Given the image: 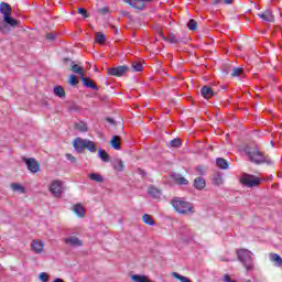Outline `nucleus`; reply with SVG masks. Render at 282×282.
<instances>
[{
  "label": "nucleus",
  "mask_w": 282,
  "mask_h": 282,
  "mask_svg": "<svg viewBox=\"0 0 282 282\" xmlns=\"http://www.w3.org/2000/svg\"><path fill=\"white\" fill-rule=\"evenodd\" d=\"M245 153L253 164H272V160L261 152L257 145L246 147Z\"/></svg>",
  "instance_id": "obj_1"
},
{
  "label": "nucleus",
  "mask_w": 282,
  "mask_h": 282,
  "mask_svg": "<svg viewBox=\"0 0 282 282\" xmlns=\"http://www.w3.org/2000/svg\"><path fill=\"white\" fill-rule=\"evenodd\" d=\"M171 205L173 206L174 210L178 213V215H194L195 213V206L193 203L186 200V198L174 197L171 200Z\"/></svg>",
  "instance_id": "obj_2"
},
{
  "label": "nucleus",
  "mask_w": 282,
  "mask_h": 282,
  "mask_svg": "<svg viewBox=\"0 0 282 282\" xmlns=\"http://www.w3.org/2000/svg\"><path fill=\"white\" fill-rule=\"evenodd\" d=\"M237 257L240 263H242L243 268H246L248 272H250V270H254V260L252 259V252L250 250H237Z\"/></svg>",
  "instance_id": "obj_3"
},
{
  "label": "nucleus",
  "mask_w": 282,
  "mask_h": 282,
  "mask_svg": "<svg viewBox=\"0 0 282 282\" xmlns=\"http://www.w3.org/2000/svg\"><path fill=\"white\" fill-rule=\"evenodd\" d=\"M73 147L77 153H83L85 149L90 151V153H96V143L94 141H90L88 139H82V138H76L73 141Z\"/></svg>",
  "instance_id": "obj_4"
},
{
  "label": "nucleus",
  "mask_w": 282,
  "mask_h": 282,
  "mask_svg": "<svg viewBox=\"0 0 282 282\" xmlns=\"http://www.w3.org/2000/svg\"><path fill=\"white\" fill-rule=\"evenodd\" d=\"M240 182L243 184V186H247V188H254L261 184V178L252 174L243 173Z\"/></svg>",
  "instance_id": "obj_5"
},
{
  "label": "nucleus",
  "mask_w": 282,
  "mask_h": 282,
  "mask_svg": "<svg viewBox=\"0 0 282 282\" xmlns=\"http://www.w3.org/2000/svg\"><path fill=\"white\" fill-rule=\"evenodd\" d=\"M130 69L131 68H129V66L122 65V66L108 68L107 73H108V76H117L118 78H120V76H124V74L130 72Z\"/></svg>",
  "instance_id": "obj_6"
},
{
  "label": "nucleus",
  "mask_w": 282,
  "mask_h": 282,
  "mask_svg": "<svg viewBox=\"0 0 282 282\" xmlns=\"http://www.w3.org/2000/svg\"><path fill=\"white\" fill-rule=\"evenodd\" d=\"M50 191L54 197H61L63 195V182L61 181H53Z\"/></svg>",
  "instance_id": "obj_7"
},
{
  "label": "nucleus",
  "mask_w": 282,
  "mask_h": 282,
  "mask_svg": "<svg viewBox=\"0 0 282 282\" xmlns=\"http://www.w3.org/2000/svg\"><path fill=\"white\" fill-rule=\"evenodd\" d=\"M23 162H25L29 171H31V173H39V171H41V164H39V161L34 160V159H25L23 158Z\"/></svg>",
  "instance_id": "obj_8"
},
{
  "label": "nucleus",
  "mask_w": 282,
  "mask_h": 282,
  "mask_svg": "<svg viewBox=\"0 0 282 282\" xmlns=\"http://www.w3.org/2000/svg\"><path fill=\"white\" fill-rule=\"evenodd\" d=\"M259 19H262L265 23H274V15L270 9H267L264 12L258 13Z\"/></svg>",
  "instance_id": "obj_9"
},
{
  "label": "nucleus",
  "mask_w": 282,
  "mask_h": 282,
  "mask_svg": "<svg viewBox=\"0 0 282 282\" xmlns=\"http://www.w3.org/2000/svg\"><path fill=\"white\" fill-rule=\"evenodd\" d=\"M65 243L67 246H72L73 248H78V247L83 246V240L78 239V237H76V236H70L65 239Z\"/></svg>",
  "instance_id": "obj_10"
},
{
  "label": "nucleus",
  "mask_w": 282,
  "mask_h": 282,
  "mask_svg": "<svg viewBox=\"0 0 282 282\" xmlns=\"http://www.w3.org/2000/svg\"><path fill=\"white\" fill-rule=\"evenodd\" d=\"M200 94L206 100H209V98L217 96V93L213 91V88L208 86H204L203 88H200Z\"/></svg>",
  "instance_id": "obj_11"
},
{
  "label": "nucleus",
  "mask_w": 282,
  "mask_h": 282,
  "mask_svg": "<svg viewBox=\"0 0 282 282\" xmlns=\"http://www.w3.org/2000/svg\"><path fill=\"white\" fill-rule=\"evenodd\" d=\"M31 248L35 254H41V252H43V248H45V245L41 240H33L31 242Z\"/></svg>",
  "instance_id": "obj_12"
},
{
  "label": "nucleus",
  "mask_w": 282,
  "mask_h": 282,
  "mask_svg": "<svg viewBox=\"0 0 282 282\" xmlns=\"http://www.w3.org/2000/svg\"><path fill=\"white\" fill-rule=\"evenodd\" d=\"M193 186L196 188V191H204L206 188V180H204L202 176H198L194 180Z\"/></svg>",
  "instance_id": "obj_13"
},
{
  "label": "nucleus",
  "mask_w": 282,
  "mask_h": 282,
  "mask_svg": "<svg viewBox=\"0 0 282 282\" xmlns=\"http://www.w3.org/2000/svg\"><path fill=\"white\" fill-rule=\"evenodd\" d=\"M0 12L3 17H11L12 15V7H10L6 2L0 3Z\"/></svg>",
  "instance_id": "obj_14"
},
{
  "label": "nucleus",
  "mask_w": 282,
  "mask_h": 282,
  "mask_svg": "<svg viewBox=\"0 0 282 282\" xmlns=\"http://www.w3.org/2000/svg\"><path fill=\"white\" fill-rule=\"evenodd\" d=\"M112 169H115L118 173H122L124 171V162L120 159H115L111 161Z\"/></svg>",
  "instance_id": "obj_15"
},
{
  "label": "nucleus",
  "mask_w": 282,
  "mask_h": 282,
  "mask_svg": "<svg viewBox=\"0 0 282 282\" xmlns=\"http://www.w3.org/2000/svg\"><path fill=\"white\" fill-rule=\"evenodd\" d=\"M80 78L85 87H88V89H94V91H98V86L94 84V82L90 78L85 76H82Z\"/></svg>",
  "instance_id": "obj_16"
},
{
  "label": "nucleus",
  "mask_w": 282,
  "mask_h": 282,
  "mask_svg": "<svg viewBox=\"0 0 282 282\" xmlns=\"http://www.w3.org/2000/svg\"><path fill=\"white\" fill-rule=\"evenodd\" d=\"M3 23L11 28H19V21L14 20V18H11V15L3 17Z\"/></svg>",
  "instance_id": "obj_17"
},
{
  "label": "nucleus",
  "mask_w": 282,
  "mask_h": 282,
  "mask_svg": "<svg viewBox=\"0 0 282 282\" xmlns=\"http://www.w3.org/2000/svg\"><path fill=\"white\" fill-rule=\"evenodd\" d=\"M148 193L154 199H160V197H162V191L158 189V187L154 186L149 187Z\"/></svg>",
  "instance_id": "obj_18"
},
{
  "label": "nucleus",
  "mask_w": 282,
  "mask_h": 282,
  "mask_svg": "<svg viewBox=\"0 0 282 282\" xmlns=\"http://www.w3.org/2000/svg\"><path fill=\"white\" fill-rule=\"evenodd\" d=\"M176 184H180L181 186H188V180L186 177L182 176V174H174L173 175Z\"/></svg>",
  "instance_id": "obj_19"
},
{
  "label": "nucleus",
  "mask_w": 282,
  "mask_h": 282,
  "mask_svg": "<svg viewBox=\"0 0 282 282\" xmlns=\"http://www.w3.org/2000/svg\"><path fill=\"white\" fill-rule=\"evenodd\" d=\"M88 177L93 182H97V184H102V182H105V177L98 173H90L88 174Z\"/></svg>",
  "instance_id": "obj_20"
},
{
  "label": "nucleus",
  "mask_w": 282,
  "mask_h": 282,
  "mask_svg": "<svg viewBox=\"0 0 282 282\" xmlns=\"http://www.w3.org/2000/svg\"><path fill=\"white\" fill-rule=\"evenodd\" d=\"M269 259H270V261H272V263L278 265V268H280V265H282L281 256H279L278 253H270Z\"/></svg>",
  "instance_id": "obj_21"
},
{
  "label": "nucleus",
  "mask_w": 282,
  "mask_h": 282,
  "mask_svg": "<svg viewBox=\"0 0 282 282\" xmlns=\"http://www.w3.org/2000/svg\"><path fill=\"white\" fill-rule=\"evenodd\" d=\"M70 69L74 72V74H78L79 76H85V69L82 66H78L77 64H74L72 62Z\"/></svg>",
  "instance_id": "obj_22"
},
{
  "label": "nucleus",
  "mask_w": 282,
  "mask_h": 282,
  "mask_svg": "<svg viewBox=\"0 0 282 282\" xmlns=\"http://www.w3.org/2000/svg\"><path fill=\"white\" fill-rule=\"evenodd\" d=\"M216 164L218 166V169H221L223 171L228 170V161H226V159L224 158H218L216 159Z\"/></svg>",
  "instance_id": "obj_23"
},
{
  "label": "nucleus",
  "mask_w": 282,
  "mask_h": 282,
  "mask_svg": "<svg viewBox=\"0 0 282 282\" xmlns=\"http://www.w3.org/2000/svg\"><path fill=\"white\" fill-rule=\"evenodd\" d=\"M162 40H163V41H167L169 43H172V44H177V43H180V40L177 39V35H175V34H173V33H170V34L167 35V37L164 36V35H162Z\"/></svg>",
  "instance_id": "obj_24"
},
{
  "label": "nucleus",
  "mask_w": 282,
  "mask_h": 282,
  "mask_svg": "<svg viewBox=\"0 0 282 282\" xmlns=\"http://www.w3.org/2000/svg\"><path fill=\"white\" fill-rule=\"evenodd\" d=\"M110 144H111L112 149H115L116 151H120V149H121L120 137L113 135L112 139L110 140Z\"/></svg>",
  "instance_id": "obj_25"
},
{
  "label": "nucleus",
  "mask_w": 282,
  "mask_h": 282,
  "mask_svg": "<svg viewBox=\"0 0 282 282\" xmlns=\"http://www.w3.org/2000/svg\"><path fill=\"white\" fill-rule=\"evenodd\" d=\"M53 93L57 98H65V88H63V86H55Z\"/></svg>",
  "instance_id": "obj_26"
},
{
  "label": "nucleus",
  "mask_w": 282,
  "mask_h": 282,
  "mask_svg": "<svg viewBox=\"0 0 282 282\" xmlns=\"http://www.w3.org/2000/svg\"><path fill=\"white\" fill-rule=\"evenodd\" d=\"M98 158H100L104 162H111V156H109V153L105 150L98 151Z\"/></svg>",
  "instance_id": "obj_27"
},
{
  "label": "nucleus",
  "mask_w": 282,
  "mask_h": 282,
  "mask_svg": "<svg viewBox=\"0 0 282 282\" xmlns=\"http://www.w3.org/2000/svg\"><path fill=\"white\" fill-rule=\"evenodd\" d=\"M11 191H13L14 193H25V187H23L21 184L19 183H12L11 184Z\"/></svg>",
  "instance_id": "obj_28"
},
{
  "label": "nucleus",
  "mask_w": 282,
  "mask_h": 282,
  "mask_svg": "<svg viewBox=\"0 0 282 282\" xmlns=\"http://www.w3.org/2000/svg\"><path fill=\"white\" fill-rule=\"evenodd\" d=\"M1 34H10L12 32V26H9L6 22L0 23Z\"/></svg>",
  "instance_id": "obj_29"
},
{
  "label": "nucleus",
  "mask_w": 282,
  "mask_h": 282,
  "mask_svg": "<svg viewBox=\"0 0 282 282\" xmlns=\"http://www.w3.org/2000/svg\"><path fill=\"white\" fill-rule=\"evenodd\" d=\"M75 129L80 131V133H86V131H88L87 124L83 121L75 123Z\"/></svg>",
  "instance_id": "obj_30"
},
{
  "label": "nucleus",
  "mask_w": 282,
  "mask_h": 282,
  "mask_svg": "<svg viewBox=\"0 0 282 282\" xmlns=\"http://www.w3.org/2000/svg\"><path fill=\"white\" fill-rule=\"evenodd\" d=\"M142 219L148 226H155V220H153V217H151V215L144 214L142 216Z\"/></svg>",
  "instance_id": "obj_31"
},
{
  "label": "nucleus",
  "mask_w": 282,
  "mask_h": 282,
  "mask_svg": "<svg viewBox=\"0 0 282 282\" xmlns=\"http://www.w3.org/2000/svg\"><path fill=\"white\" fill-rule=\"evenodd\" d=\"M96 36V43H99L100 45L105 44V41H107V37L104 33L97 32L95 33Z\"/></svg>",
  "instance_id": "obj_32"
},
{
  "label": "nucleus",
  "mask_w": 282,
  "mask_h": 282,
  "mask_svg": "<svg viewBox=\"0 0 282 282\" xmlns=\"http://www.w3.org/2000/svg\"><path fill=\"white\" fill-rule=\"evenodd\" d=\"M73 210L78 217H85V209L80 205H75Z\"/></svg>",
  "instance_id": "obj_33"
},
{
  "label": "nucleus",
  "mask_w": 282,
  "mask_h": 282,
  "mask_svg": "<svg viewBox=\"0 0 282 282\" xmlns=\"http://www.w3.org/2000/svg\"><path fill=\"white\" fill-rule=\"evenodd\" d=\"M172 276L174 279H177V281H181V282H191V279L177 273V272H172Z\"/></svg>",
  "instance_id": "obj_34"
},
{
  "label": "nucleus",
  "mask_w": 282,
  "mask_h": 282,
  "mask_svg": "<svg viewBox=\"0 0 282 282\" xmlns=\"http://www.w3.org/2000/svg\"><path fill=\"white\" fill-rule=\"evenodd\" d=\"M131 68L133 69V72H142V63L132 62Z\"/></svg>",
  "instance_id": "obj_35"
},
{
  "label": "nucleus",
  "mask_w": 282,
  "mask_h": 282,
  "mask_svg": "<svg viewBox=\"0 0 282 282\" xmlns=\"http://www.w3.org/2000/svg\"><path fill=\"white\" fill-rule=\"evenodd\" d=\"M197 21H195L194 19H191L187 23V28L188 30L195 31L197 30Z\"/></svg>",
  "instance_id": "obj_36"
},
{
  "label": "nucleus",
  "mask_w": 282,
  "mask_h": 282,
  "mask_svg": "<svg viewBox=\"0 0 282 282\" xmlns=\"http://www.w3.org/2000/svg\"><path fill=\"white\" fill-rule=\"evenodd\" d=\"M243 74V68L237 67L231 70V76L236 78L237 76H240Z\"/></svg>",
  "instance_id": "obj_37"
},
{
  "label": "nucleus",
  "mask_w": 282,
  "mask_h": 282,
  "mask_svg": "<svg viewBox=\"0 0 282 282\" xmlns=\"http://www.w3.org/2000/svg\"><path fill=\"white\" fill-rule=\"evenodd\" d=\"M68 83L69 85H72V87H76V85H78V78L76 77V75H70Z\"/></svg>",
  "instance_id": "obj_38"
},
{
  "label": "nucleus",
  "mask_w": 282,
  "mask_h": 282,
  "mask_svg": "<svg viewBox=\"0 0 282 282\" xmlns=\"http://www.w3.org/2000/svg\"><path fill=\"white\" fill-rule=\"evenodd\" d=\"M182 145V141L180 139H173L170 141V147H173L174 149H177Z\"/></svg>",
  "instance_id": "obj_39"
},
{
  "label": "nucleus",
  "mask_w": 282,
  "mask_h": 282,
  "mask_svg": "<svg viewBox=\"0 0 282 282\" xmlns=\"http://www.w3.org/2000/svg\"><path fill=\"white\" fill-rule=\"evenodd\" d=\"M78 14H82V17H84V19H89V13H87V10L84 8H79L77 9Z\"/></svg>",
  "instance_id": "obj_40"
},
{
  "label": "nucleus",
  "mask_w": 282,
  "mask_h": 282,
  "mask_svg": "<svg viewBox=\"0 0 282 282\" xmlns=\"http://www.w3.org/2000/svg\"><path fill=\"white\" fill-rule=\"evenodd\" d=\"M39 279L42 282H47V281H50V275L45 272H42V273H40Z\"/></svg>",
  "instance_id": "obj_41"
},
{
  "label": "nucleus",
  "mask_w": 282,
  "mask_h": 282,
  "mask_svg": "<svg viewBox=\"0 0 282 282\" xmlns=\"http://www.w3.org/2000/svg\"><path fill=\"white\" fill-rule=\"evenodd\" d=\"M196 172L198 173V175H206V167L204 165H198L196 167Z\"/></svg>",
  "instance_id": "obj_42"
},
{
  "label": "nucleus",
  "mask_w": 282,
  "mask_h": 282,
  "mask_svg": "<svg viewBox=\"0 0 282 282\" xmlns=\"http://www.w3.org/2000/svg\"><path fill=\"white\" fill-rule=\"evenodd\" d=\"M124 3H129L131 8H137V10H142V7H137L135 3L132 0H123Z\"/></svg>",
  "instance_id": "obj_43"
},
{
  "label": "nucleus",
  "mask_w": 282,
  "mask_h": 282,
  "mask_svg": "<svg viewBox=\"0 0 282 282\" xmlns=\"http://www.w3.org/2000/svg\"><path fill=\"white\" fill-rule=\"evenodd\" d=\"M66 159L69 161V162H73V164H76L77 160H76V156L72 155V154H66Z\"/></svg>",
  "instance_id": "obj_44"
},
{
  "label": "nucleus",
  "mask_w": 282,
  "mask_h": 282,
  "mask_svg": "<svg viewBox=\"0 0 282 282\" xmlns=\"http://www.w3.org/2000/svg\"><path fill=\"white\" fill-rule=\"evenodd\" d=\"M45 37L47 41H54V39H56V33H47Z\"/></svg>",
  "instance_id": "obj_45"
},
{
  "label": "nucleus",
  "mask_w": 282,
  "mask_h": 282,
  "mask_svg": "<svg viewBox=\"0 0 282 282\" xmlns=\"http://www.w3.org/2000/svg\"><path fill=\"white\" fill-rule=\"evenodd\" d=\"M214 182H215V184H217V186H219V184H223L221 176L215 177Z\"/></svg>",
  "instance_id": "obj_46"
},
{
  "label": "nucleus",
  "mask_w": 282,
  "mask_h": 282,
  "mask_svg": "<svg viewBox=\"0 0 282 282\" xmlns=\"http://www.w3.org/2000/svg\"><path fill=\"white\" fill-rule=\"evenodd\" d=\"M224 281H225V282H236L235 280H231V279H230V275H225V276H224Z\"/></svg>",
  "instance_id": "obj_47"
},
{
  "label": "nucleus",
  "mask_w": 282,
  "mask_h": 282,
  "mask_svg": "<svg viewBox=\"0 0 282 282\" xmlns=\"http://www.w3.org/2000/svg\"><path fill=\"white\" fill-rule=\"evenodd\" d=\"M133 1H141L142 3H151L153 0H133Z\"/></svg>",
  "instance_id": "obj_48"
},
{
  "label": "nucleus",
  "mask_w": 282,
  "mask_h": 282,
  "mask_svg": "<svg viewBox=\"0 0 282 282\" xmlns=\"http://www.w3.org/2000/svg\"><path fill=\"white\" fill-rule=\"evenodd\" d=\"M220 1L221 0H212V3H213V6H217V4H219Z\"/></svg>",
  "instance_id": "obj_49"
},
{
  "label": "nucleus",
  "mask_w": 282,
  "mask_h": 282,
  "mask_svg": "<svg viewBox=\"0 0 282 282\" xmlns=\"http://www.w3.org/2000/svg\"><path fill=\"white\" fill-rule=\"evenodd\" d=\"M224 3H226V6H230V3H232V0H224Z\"/></svg>",
  "instance_id": "obj_50"
},
{
  "label": "nucleus",
  "mask_w": 282,
  "mask_h": 282,
  "mask_svg": "<svg viewBox=\"0 0 282 282\" xmlns=\"http://www.w3.org/2000/svg\"><path fill=\"white\" fill-rule=\"evenodd\" d=\"M53 282H65V281H63V279L61 278H56Z\"/></svg>",
  "instance_id": "obj_51"
},
{
  "label": "nucleus",
  "mask_w": 282,
  "mask_h": 282,
  "mask_svg": "<svg viewBox=\"0 0 282 282\" xmlns=\"http://www.w3.org/2000/svg\"><path fill=\"white\" fill-rule=\"evenodd\" d=\"M115 34H118V28L113 26Z\"/></svg>",
  "instance_id": "obj_52"
},
{
  "label": "nucleus",
  "mask_w": 282,
  "mask_h": 282,
  "mask_svg": "<svg viewBox=\"0 0 282 282\" xmlns=\"http://www.w3.org/2000/svg\"><path fill=\"white\" fill-rule=\"evenodd\" d=\"M108 122H110V124H113V119H108Z\"/></svg>",
  "instance_id": "obj_53"
},
{
  "label": "nucleus",
  "mask_w": 282,
  "mask_h": 282,
  "mask_svg": "<svg viewBox=\"0 0 282 282\" xmlns=\"http://www.w3.org/2000/svg\"><path fill=\"white\" fill-rule=\"evenodd\" d=\"M64 62L67 63V62H69V59L65 58Z\"/></svg>",
  "instance_id": "obj_54"
},
{
  "label": "nucleus",
  "mask_w": 282,
  "mask_h": 282,
  "mask_svg": "<svg viewBox=\"0 0 282 282\" xmlns=\"http://www.w3.org/2000/svg\"><path fill=\"white\" fill-rule=\"evenodd\" d=\"M246 282H250L249 280H247Z\"/></svg>",
  "instance_id": "obj_55"
}]
</instances>
